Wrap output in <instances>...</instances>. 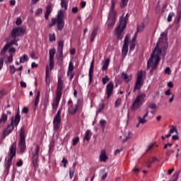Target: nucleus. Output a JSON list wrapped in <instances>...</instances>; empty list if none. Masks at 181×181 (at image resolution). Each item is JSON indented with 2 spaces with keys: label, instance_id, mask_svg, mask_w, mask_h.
<instances>
[{
  "label": "nucleus",
  "instance_id": "nucleus-31",
  "mask_svg": "<svg viewBox=\"0 0 181 181\" xmlns=\"http://www.w3.org/2000/svg\"><path fill=\"white\" fill-rule=\"evenodd\" d=\"M115 16H117V11L114 8H110L109 19H115Z\"/></svg>",
  "mask_w": 181,
  "mask_h": 181
},
{
  "label": "nucleus",
  "instance_id": "nucleus-39",
  "mask_svg": "<svg viewBox=\"0 0 181 181\" xmlns=\"http://www.w3.org/2000/svg\"><path fill=\"white\" fill-rule=\"evenodd\" d=\"M49 93H50V90H47V92L45 93V100H44L45 103H49Z\"/></svg>",
  "mask_w": 181,
  "mask_h": 181
},
{
  "label": "nucleus",
  "instance_id": "nucleus-10",
  "mask_svg": "<svg viewBox=\"0 0 181 181\" xmlns=\"http://www.w3.org/2000/svg\"><path fill=\"white\" fill-rule=\"evenodd\" d=\"M25 32H26V28L23 27H17L13 28L11 30V37L16 39V37H19V36H22V35H23Z\"/></svg>",
  "mask_w": 181,
  "mask_h": 181
},
{
  "label": "nucleus",
  "instance_id": "nucleus-54",
  "mask_svg": "<svg viewBox=\"0 0 181 181\" xmlns=\"http://www.w3.org/2000/svg\"><path fill=\"white\" fill-rule=\"evenodd\" d=\"M142 71L137 73V78L136 80H141L142 81L143 75H142Z\"/></svg>",
  "mask_w": 181,
  "mask_h": 181
},
{
  "label": "nucleus",
  "instance_id": "nucleus-4",
  "mask_svg": "<svg viewBox=\"0 0 181 181\" xmlns=\"http://www.w3.org/2000/svg\"><path fill=\"white\" fill-rule=\"evenodd\" d=\"M56 23L58 30H63V28H64V12L62 10L58 11L57 18H52V23L49 25V28H52Z\"/></svg>",
  "mask_w": 181,
  "mask_h": 181
},
{
  "label": "nucleus",
  "instance_id": "nucleus-28",
  "mask_svg": "<svg viewBox=\"0 0 181 181\" xmlns=\"http://www.w3.org/2000/svg\"><path fill=\"white\" fill-rule=\"evenodd\" d=\"M63 47H64V42L63 40H59L58 42L57 52H63Z\"/></svg>",
  "mask_w": 181,
  "mask_h": 181
},
{
  "label": "nucleus",
  "instance_id": "nucleus-8",
  "mask_svg": "<svg viewBox=\"0 0 181 181\" xmlns=\"http://www.w3.org/2000/svg\"><path fill=\"white\" fill-rule=\"evenodd\" d=\"M40 151V146H36L35 149L32 153V163L35 169H37L39 166V152Z\"/></svg>",
  "mask_w": 181,
  "mask_h": 181
},
{
  "label": "nucleus",
  "instance_id": "nucleus-50",
  "mask_svg": "<svg viewBox=\"0 0 181 181\" xmlns=\"http://www.w3.org/2000/svg\"><path fill=\"white\" fill-rule=\"evenodd\" d=\"M10 73L11 74H15V72L16 71V68H15V66L11 65L10 66Z\"/></svg>",
  "mask_w": 181,
  "mask_h": 181
},
{
  "label": "nucleus",
  "instance_id": "nucleus-14",
  "mask_svg": "<svg viewBox=\"0 0 181 181\" xmlns=\"http://www.w3.org/2000/svg\"><path fill=\"white\" fill-rule=\"evenodd\" d=\"M94 74V59L90 63V66L88 72V77H89V84H91L93 83V76Z\"/></svg>",
  "mask_w": 181,
  "mask_h": 181
},
{
  "label": "nucleus",
  "instance_id": "nucleus-19",
  "mask_svg": "<svg viewBox=\"0 0 181 181\" xmlns=\"http://www.w3.org/2000/svg\"><path fill=\"white\" fill-rule=\"evenodd\" d=\"M50 13H52V4H49L46 8V12L45 14V18L46 21L49 19V16H50Z\"/></svg>",
  "mask_w": 181,
  "mask_h": 181
},
{
  "label": "nucleus",
  "instance_id": "nucleus-9",
  "mask_svg": "<svg viewBox=\"0 0 181 181\" xmlns=\"http://www.w3.org/2000/svg\"><path fill=\"white\" fill-rule=\"evenodd\" d=\"M62 108H59L57 115L54 117L53 125L54 131H59L62 124Z\"/></svg>",
  "mask_w": 181,
  "mask_h": 181
},
{
  "label": "nucleus",
  "instance_id": "nucleus-34",
  "mask_svg": "<svg viewBox=\"0 0 181 181\" xmlns=\"http://www.w3.org/2000/svg\"><path fill=\"white\" fill-rule=\"evenodd\" d=\"M28 60H29V58L27 54H24L23 57H20V63H25V62H28Z\"/></svg>",
  "mask_w": 181,
  "mask_h": 181
},
{
  "label": "nucleus",
  "instance_id": "nucleus-27",
  "mask_svg": "<svg viewBox=\"0 0 181 181\" xmlns=\"http://www.w3.org/2000/svg\"><path fill=\"white\" fill-rule=\"evenodd\" d=\"M115 25V19L109 18L107 22V28L108 29H112L114 25Z\"/></svg>",
  "mask_w": 181,
  "mask_h": 181
},
{
  "label": "nucleus",
  "instance_id": "nucleus-13",
  "mask_svg": "<svg viewBox=\"0 0 181 181\" xmlns=\"http://www.w3.org/2000/svg\"><path fill=\"white\" fill-rule=\"evenodd\" d=\"M78 110V103L71 105L68 108V112L70 115H76Z\"/></svg>",
  "mask_w": 181,
  "mask_h": 181
},
{
  "label": "nucleus",
  "instance_id": "nucleus-12",
  "mask_svg": "<svg viewBox=\"0 0 181 181\" xmlns=\"http://www.w3.org/2000/svg\"><path fill=\"white\" fill-rule=\"evenodd\" d=\"M105 94L107 99L114 94V82L110 81L106 86Z\"/></svg>",
  "mask_w": 181,
  "mask_h": 181
},
{
  "label": "nucleus",
  "instance_id": "nucleus-3",
  "mask_svg": "<svg viewBox=\"0 0 181 181\" xmlns=\"http://www.w3.org/2000/svg\"><path fill=\"white\" fill-rule=\"evenodd\" d=\"M19 122H21V114L19 113V110H18L16 117H12L11 121L10 124L8 125L7 128L5 129L2 133V135L4 136H8L12 131H13V129L15 127H18L19 125Z\"/></svg>",
  "mask_w": 181,
  "mask_h": 181
},
{
  "label": "nucleus",
  "instance_id": "nucleus-24",
  "mask_svg": "<svg viewBox=\"0 0 181 181\" xmlns=\"http://www.w3.org/2000/svg\"><path fill=\"white\" fill-rule=\"evenodd\" d=\"M122 78H123V80H124V81H126V83H129V81L132 80V76H128V74L124 73L122 74Z\"/></svg>",
  "mask_w": 181,
  "mask_h": 181
},
{
  "label": "nucleus",
  "instance_id": "nucleus-51",
  "mask_svg": "<svg viewBox=\"0 0 181 181\" xmlns=\"http://www.w3.org/2000/svg\"><path fill=\"white\" fill-rule=\"evenodd\" d=\"M74 70V65H73V62H70L69 64L68 71H73Z\"/></svg>",
  "mask_w": 181,
  "mask_h": 181
},
{
  "label": "nucleus",
  "instance_id": "nucleus-57",
  "mask_svg": "<svg viewBox=\"0 0 181 181\" xmlns=\"http://www.w3.org/2000/svg\"><path fill=\"white\" fill-rule=\"evenodd\" d=\"M118 0H111V8L112 9H115V5L117 4V2Z\"/></svg>",
  "mask_w": 181,
  "mask_h": 181
},
{
  "label": "nucleus",
  "instance_id": "nucleus-16",
  "mask_svg": "<svg viewBox=\"0 0 181 181\" xmlns=\"http://www.w3.org/2000/svg\"><path fill=\"white\" fill-rule=\"evenodd\" d=\"M62 98L56 96L55 100L52 103V114H56V111H57V108L59 107V103H60V99Z\"/></svg>",
  "mask_w": 181,
  "mask_h": 181
},
{
  "label": "nucleus",
  "instance_id": "nucleus-15",
  "mask_svg": "<svg viewBox=\"0 0 181 181\" xmlns=\"http://www.w3.org/2000/svg\"><path fill=\"white\" fill-rule=\"evenodd\" d=\"M12 112L10 110H7L6 113H2L0 117V125L5 124L8 121V116L11 115Z\"/></svg>",
  "mask_w": 181,
  "mask_h": 181
},
{
  "label": "nucleus",
  "instance_id": "nucleus-40",
  "mask_svg": "<svg viewBox=\"0 0 181 181\" xmlns=\"http://www.w3.org/2000/svg\"><path fill=\"white\" fill-rule=\"evenodd\" d=\"M144 29H145V24L144 23H141V25H138L137 27V33L138 32H142V30H144Z\"/></svg>",
  "mask_w": 181,
  "mask_h": 181
},
{
  "label": "nucleus",
  "instance_id": "nucleus-59",
  "mask_svg": "<svg viewBox=\"0 0 181 181\" xmlns=\"http://www.w3.org/2000/svg\"><path fill=\"white\" fill-rule=\"evenodd\" d=\"M42 12H43V9L42 8L37 9L36 11H35L36 16H39V15H40V13H42Z\"/></svg>",
  "mask_w": 181,
  "mask_h": 181
},
{
  "label": "nucleus",
  "instance_id": "nucleus-44",
  "mask_svg": "<svg viewBox=\"0 0 181 181\" xmlns=\"http://www.w3.org/2000/svg\"><path fill=\"white\" fill-rule=\"evenodd\" d=\"M7 44L10 45V47L11 46H12V45H15V46H18V40H16V38H14V40H11L10 42Z\"/></svg>",
  "mask_w": 181,
  "mask_h": 181
},
{
  "label": "nucleus",
  "instance_id": "nucleus-64",
  "mask_svg": "<svg viewBox=\"0 0 181 181\" xmlns=\"http://www.w3.org/2000/svg\"><path fill=\"white\" fill-rule=\"evenodd\" d=\"M8 63H12L13 62V55H10L7 57Z\"/></svg>",
  "mask_w": 181,
  "mask_h": 181
},
{
  "label": "nucleus",
  "instance_id": "nucleus-26",
  "mask_svg": "<svg viewBox=\"0 0 181 181\" xmlns=\"http://www.w3.org/2000/svg\"><path fill=\"white\" fill-rule=\"evenodd\" d=\"M108 66H110V59H107L102 66L103 71H107L108 70Z\"/></svg>",
  "mask_w": 181,
  "mask_h": 181
},
{
  "label": "nucleus",
  "instance_id": "nucleus-43",
  "mask_svg": "<svg viewBox=\"0 0 181 181\" xmlns=\"http://www.w3.org/2000/svg\"><path fill=\"white\" fill-rule=\"evenodd\" d=\"M58 60L63 62V51H58Z\"/></svg>",
  "mask_w": 181,
  "mask_h": 181
},
{
  "label": "nucleus",
  "instance_id": "nucleus-29",
  "mask_svg": "<svg viewBox=\"0 0 181 181\" xmlns=\"http://www.w3.org/2000/svg\"><path fill=\"white\" fill-rule=\"evenodd\" d=\"M49 66H46V74H45V81L46 83H50V74H49Z\"/></svg>",
  "mask_w": 181,
  "mask_h": 181
},
{
  "label": "nucleus",
  "instance_id": "nucleus-42",
  "mask_svg": "<svg viewBox=\"0 0 181 181\" xmlns=\"http://www.w3.org/2000/svg\"><path fill=\"white\" fill-rule=\"evenodd\" d=\"M49 70L50 71L53 70V69H54V60L49 59Z\"/></svg>",
  "mask_w": 181,
  "mask_h": 181
},
{
  "label": "nucleus",
  "instance_id": "nucleus-63",
  "mask_svg": "<svg viewBox=\"0 0 181 181\" xmlns=\"http://www.w3.org/2000/svg\"><path fill=\"white\" fill-rule=\"evenodd\" d=\"M73 176H74V170H69L70 179H73Z\"/></svg>",
  "mask_w": 181,
  "mask_h": 181
},
{
  "label": "nucleus",
  "instance_id": "nucleus-17",
  "mask_svg": "<svg viewBox=\"0 0 181 181\" xmlns=\"http://www.w3.org/2000/svg\"><path fill=\"white\" fill-rule=\"evenodd\" d=\"M100 162H107L108 160V156L105 153V150H102L99 157Z\"/></svg>",
  "mask_w": 181,
  "mask_h": 181
},
{
  "label": "nucleus",
  "instance_id": "nucleus-48",
  "mask_svg": "<svg viewBox=\"0 0 181 181\" xmlns=\"http://www.w3.org/2000/svg\"><path fill=\"white\" fill-rule=\"evenodd\" d=\"M49 42H55L56 41V35H54V34H49Z\"/></svg>",
  "mask_w": 181,
  "mask_h": 181
},
{
  "label": "nucleus",
  "instance_id": "nucleus-45",
  "mask_svg": "<svg viewBox=\"0 0 181 181\" xmlns=\"http://www.w3.org/2000/svg\"><path fill=\"white\" fill-rule=\"evenodd\" d=\"M122 101V100H121V98H118V99L115 101V106L116 107V108H119V107L121 105Z\"/></svg>",
  "mask_w": 181,
  "mask_h": 181
},
{
  "label": "nucleus",
  "instance_id": "nucleus-18",
  "mask_svg": "<svg viewBox=\"0 0 181 181\" xmlns=\"http://www.w3.org/2000/svg\"><path fill=\"white\" fill-rule=\"evenodd\" d=\"M40 100V90L37 91V95L34 100V110H35L37 105H39V101Z\"/></svg>",
  "mask_w": 181,
  "mask_h": 181
},
{
  "label": "nucleus",
  "instance_id": "nucleus-35",
  "mask_svg": "<svg viewBox=\"0 0 181 181\" xmlns=\"http://www.w3.org/2000/svg\"><path fill=\"white\" fill-rule=\"evenodd\" d=\"M129 0H121L120 8H125L128 5Z\"/></svg>",
  "mask_w": 181,
  "mask_h": 181
},
{
  "label": "nucleus",
  "instance_id": "nucleus-6",
  "mask_svg": "<svg viewBox=\"0 0 181 181\" xmlns=\"http://www.w3.org/2000/svg\"><path fill=\"white\" fill-rule=\"evenodd\" d=\"M146 100V94L141 93L136 96V99L134 100L132 110H138L141 105H143L144 103Z\"/></svg>",
  "mask_w": 181,
  "mask_h": 181
},
{
  "label": "nucleus",
  "instance_id": "nucleus-7",
  "mask_svg": "<svg viewBox=\"0 0 181 181\" xmlns=\"http://www.w3.org/2000/svg\"><path fill=\"white\" fill-rule=\"evenodd\" d=\"M25 136V127H22L21 128L20 132V143L19 146L21 148V153H23L25 152V149H26V140Z\"/></svg>",
  "mask_w": 181,
  "mask_h": 181
},
{
  "label": "nucleus",
  "instance_id": "nucleus-52",
  "mask_svg": "<svg viewBox=\"0 0 181 181\" xmlns=\"http://www.w3.org/2000/svg\"><path fill=\"white\" fill-rule=\"evenodd\" d=\"M148 107L151 109V110H156L158 108V105H156L155 103H151L149 105H148Z\"/></svg>",
  "mask_w": 181,
  "mask_h": 181
},
{
  "label": "nucleus",
  "instance_id": "nucleus-55",
  "mask_svg": "<svg viewBox=\"0 0 181 181\" xmlns=\"http://www.w3.org/2000/svg\"><path fill=\"white\" fill-rule=\"evenodd\" d=\"M5 60L4 57L0 58V71L2 70V68L4 67V61Z\"/></svg>",
  "mask_w": 181,
  "mask_h": 181
},
{
  "label": "nucleus",
  "instance_id": "nucleus-38",
  "mask_svg": "<svg viewBox=\"0 0 181 181\" xmlns=\"http://www.w3.org/2000/svg\"><path fill=\"white\" fill-rule=\"evenodd\" d=\"M108 81H110V77H108V76H105L104 78H102V83L104 86H105Z\"/></svg>",
  "mask_w": 181,
  "mask_h": 181
},
{
  "label": "nucleus",
  "instance_id": "nucleus-30",
  "mask_svg": "<svg viewBox=\"0 0 181 181\" xmlns=\"http://www.w3.org/2000/svg\"><path fill=\"white\" fill-rule=\"evenodd\" d=\"M49 52V60H54V54H56V49H51Z\"/></svg>",
  "mask_w": 181,
  "mask_h": 181
},
{
  "label": "nucleus",
  "instance_id": "nucleus-5",
  "mask_svg": "<svg viewBox=\"0 0 181 181\" xmlns=\"http://www.w3.org/2000/svg\"><path fill=\"white\" fill-rule=\"evenodd\" d=\"M10 153L8 154L9 158L5 163V168L8 170L11 168L12 163V159L16 156V142H14L10 147Z\"/></svg>",
  "mask_w": 181,
  "mask_h": 181
},
{
  "label": "nucleus",
  "instance_id": "nucleus-56",
  "mask_svg": "<svg viewBox=\"0 0 181 181\" xmlns=\"http://www.w3.org/2000/svg\"><path fill=\"white\" fill-rule=\"evenodd\" d=\"M69 163V160L66 159L65 158H63L62 160V163H64V168H67V163Z\"/></svg>",
  "mask_w": 181,
  "mask_h": 181
},
{
  "label": "nucleus",
  "instance_id": "nucleus-1",
  "mask_svg": "<svg viewBox=\"0 0 181 181\" xmlns=\"http://www.w3.org/2000/svg\"><path fill=\"white\" fill-rule=\"evenodd\" d=\"M166 36V33H162L160 34V37L158 39V42H157L153 53L150 59L147 62V70H149L151 67V70L150 71L151 74L158 69V66L159 65V62H160V54H162V49H159V42Z\"/></svg>",
  "mask_w": 181,
  "mask_h": 181
},
{
  "label": "nucleus",
  "instance_id": "nucleus-36",
  "mask_svg": "<svg viewBox=\"0 0 181 181\" xmlns=\"http://www.w3.org/2000/svg\"><path fill=\"white\" fill-rule=\"evenodd\" d=\"M99 124L100 127L103 128V129H105V125H107V121H105V119H100Z\"/></svg>",
  "mask_w": 181,
  "mask_h": 181
},
{
  "label": "nucleus",
  "instance_id": "nucleus-32",
  "mask_svg": "<svg viewBox=\"0 0 181 181\" xmlns=\"http://www.w3.org/2000/svg\"><path fill=\"white\" fill-rule=\"evenodd\" d=\"M10 47V45L9 44H6L1 49V55L4 56V54H5V53H6V50H8V49H9Z\"/></svg>",
  "mask_w": 181,
  "mask_h": 181
},
{
  "label": "nucleus",
  "instance_id": "nucleus-49",
  "mask_svg": "<svg viewBox=\"0 0 181 181\" xmlns=\"http://www.w3.org/2000/svg\"><path fill=\"white\" fill-rule=\"evenodd\" d=\"M67 76L70 77V80H73L74 77V73H73V71H68Z\"/></svg>",
  "mask_w": 181,
  "mask_h": 181
},
{
  "label": "nucleus",
  "instance_id": "nucleus-20",
  "mask_svg": "<svg viewBox=\"0 0 181 181\" xmlns=\"http://www.w3.org/2000/svg\"><path fill=\"white\" fill-rule=\"evenodd\" d=\"M142 86H144V81L136 79V84L133 89V91L135 93L136 90L141 89V87H142Z\"/></svg>",
  "mask_w": 181,
  "mask_h": 181
},
{
  "label": "nucleus",
  "instance_id": "nucleus-23",
  "mask_svg": "<svg viewBox=\"0 0 181 181\" xmlns=\"http://www.w3.org/2000/svg\"><path fill=\"white\" fill-rule=\"evenodd\" d=\"M128 54V45H123L122 50V57L123 59H125V57Z\"/></svg>",
  "mask_w": 181,
  "mask_h": 181
},
{
  "label": "nucleus",
  "instance_id": "nucleus-53",
  "mask_svg": "<svg viewBox=\"0 0 181 181\" xmlns=\"http://www.w3.org/2000/svg\"><path fill=\"white\" fill-rule=\"evenodd\" d=\"M174 132H177V128L175 126H171V129L170 130V134H173Z\"/></svg>",
  "mask_w": 181,
  "mask_h": 181
},
{
  "label": "nucleus",
  "instance_id": "nucleus-46",
  "mask_svg": "<svg viewBox=\"0 0 181 181\" xmlns=\"http://www.w3.org/2000/svg\"><path fill=\"white\" fill-rule=\"evenodd\" d=\"M175 16V13L170 12L168 16V22H172V18Z\"/></svg>",
  "mask_w": 181,
  "mask_h": 181
},
{
  "label": "nucleus",
  "instance_id": "nucleus-47",
  "mask_svg": "<svg viewBox=\"0 0 181 181\" xmlns=\"http://www.w3.org/2000/svg\"><path fill=\"white\" fill-rule=\"evenodd\" d=\"M177 23H179L181 19V10H178L177 12Z\"/></svg>",
  "mask_w": 181,
  "mask_h": 181
},
{
  "label": "nucleus",
  "instance_id": "nucleus-41",
  "mask_svg": "<svg viewBox=\"0 0 181 181\" xmlns=\"http://www.w3.org/2000/svg\"><path fill=\"white\" fill-rule=\"evenodd\" d=\"M105 108V105H104V103L100 104L98 112H103V111H104Z\"/></svg>",
  "mask_w": 181,
  "mask_h": 181
},
{
  "label": "nucleus",
  "instance_id": "nucleus-25",
  "mask_svg": "<svg viewBox=\"0 0 181 181\" xmlns=\"http://www.w3.org/2000/svg\"><path fill=\"white\" fill-rule=\"evenodd\" d=\"M93 135V133H91V130L88 129L86 132L85 137L83 138L84 141H90L91 139V136Z\"/></svg>",
  "mask_w": 181,
  "mask_h": 181
},
{
  "label": "nucleus",
  "instance_id": "nucleus-58",
  "mask_svg": "<svg viewBox=\"0 0 181 181\" xmlns=\"http://www.w3.org/2000/svg\"><path fill=\"white\" fill-rule=\"evenodd\" d=\"M129 49L130 50H134V49H135V41L130 42Z\"/></svg>",
  "mask_w": 181,
  "mask_h": 181
},
{
  "label": "nucleus",
  "instance_id": "nucleus-62",
  "mask_svg": "<svg viewBox=\"0 0 181 181\" xmlns=\"http://www.w3.org/2000/svg\"><path fill=\"white\" fill-rule=\"evenodd\" d=\"M165 74H168L170 76V74H172V71L170 70V67H167L165 70Z\"/></svg>",
  "mask_w": 181,
  "mask_h": 181
},
{
  "label": "nucleus",
  "instance_id": "nucleus-60",
  "mask_svg": "<svg viewBox=\"0 0 181 181\" xmlns=\"http://www.w3.org/2000/svg\"><path fill=\"white\" fill-rule=\"evenodd\" d=\"M16 25L19 26V25H22V19L21 18H18L16 21Z\"/></svg>",
  "mask_w": 181,
  "mask_h": 181
},
{
  "label": "nucleus",
  "instance_id": "nucleus-11",
  "mask_svg": "<svg viewBox=\"0 0 181 181\" xmlns=\"http://www.w3.org/2000/svg\"><path fill=\"white\" fill-rule=\"evenodd\" d=\"M63 87H64L63 79L62 78V76H59L58 77L57 88V90H56V97L62 98Z\"/></svg>",
  "mask_w": 181,
  "mask_h": 181
},
{
  "label": "nucleus",
  "instance_id": "nucleus-33",
  "mask_svg": "<svg viewBox=\"0 0 181 181\" xmlns=\"http://www.w3.org/2000/svg\"><path fill=\"white\" fill-rule=\"evenodd\" d=\"M67 1L66 0H61V6L64 8V11H67Z\"/></svg>",
  "mask_w": 181,
  "mask_h": 181
},
{
  "label": "nucleus",
  "instance_id": "nucleus-2",
  "mask_svg": "<svg viewBox=\"0 0 181 181\" xmlns=\"http://www.w3.org/2000/svg\"><path fill=\"white\" fill-rule=\"evenodd\" d=\"M129 13L126 14L124 18H120L119 25L115 30V35L117 39L121 40L124 37V30L127 28V23H128Z\"/></svg>",
  "mask_w": 181,
  "mask_h": 181
},
{
  "label": "nucleus",
  "instance_id": "nucleus-37",
  "mask_svg": "<svg viewBox=\"0 0 181 181\" xmlns=\"http://www.w3.org/2000/svg\"><path fill=\"white\" fill-rule=\"evenodd\" d=\"M79 141H80V137H78V136L73 139V140H72V146H76V145H77V144H78Z\"/></svg>",
  "mask_w": 181,
  "mask_h": 181
},
{
  "label": "nucleus",
  "instance_id": "nucleus-22",
  "mask_svg": "<svg viewBox=\"0 0 181 181\" xmlns=\"http://www.w3.org/2000/svg\"><path fill=\"white\" fill-rule=\"evenodd\" d=\"M137 119H138V121H139V123L136 124V128H139V124H146V122H148V120L147 119H146L145 118H144V117H141V116H139V117H137Z\"/></svg>",
  "mask_w": 181,
  "mask_h": 181
},
{
  "label": "nucleus",
  "instance_id": "nucleus-21",
  "mask_svg": "<svg viewBox=\"0 0 181 181\" xmlns=\"http://www.w3.org/2000/svg\"><path fill=\"white\" fill-rule=\"evenodd\" d=\"M98 33V25H96L94 28L90 35V42H94V39L95 38V36H97Z\"/></svg>",
  "mask_w": 181,
  "mask_h": 181
},
{
  "label": "nucleus",
  "instance_id": "nucleus-61",
  "mask_svg": "<svg viewBox=\"0 0 181 181\" xmlns=\"http://www.w3.org/2000/svg\"><path fill=\"white\" fill-rule=\"evenodd\" d=\"M128 42H129V36L126 35L125 37H124V45H128Z\"/></svg>",
  "mask_w": 181,
  "mask_h": 181
}]
</instances>
